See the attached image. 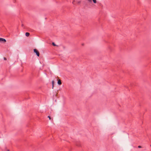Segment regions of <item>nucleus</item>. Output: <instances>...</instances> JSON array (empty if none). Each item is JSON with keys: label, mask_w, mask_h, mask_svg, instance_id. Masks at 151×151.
Segmentation results:
<instances>
[{"label": "nucleus", "mask_w": 151, "mask_h": 151, "mask_svg": "<svg viewBox=\"0 0 151 151\" xmlns=\"http://www.w3.org/2000/svg\"><path fill=\"white\" fill-rule=\"evenodd\" d=\"M75 2V1H73V2H72V3L73 4H74V3Z\"/></svg>", "instance_id": "9b49d317"}, {"label": "nucleus", "mask_w": 151, "mask_h": 151, "mask_svg": "<svg viewBox=\"0 0 151 151\" xmlns=\"http://www.w3.org/2000/svg\"><path fill=\"white\" fill-rule=\"evenodd\" d=\"M88 1L89 2H92V0H88Z\"/></svg>", "instance_id": "0eeeda50"}, {"label": "nucleus", "mask_w": 151, "mask_h": 151, "mask_svg": "<svg viewBox=\"0 0 151 151\" xmlns=\"http://www.w3.org/2000/svg\"><path fill=\"white\" fill-rule=\"evenodd\" d=\"M6 41V40L4 38H0V42H5Z\"/></svg>", "instance_id": "f03ea898"}, {"label": "nucleus", "mask_w": 151, "mask_h": 151, "mask_svg": "<svg viewBox=\"0 0 151 151\" xmlns=\"http://www.w3.org/2000/svg\"><path fill=\"white\" fill-rule=\"evenodd\" d=\"M58 84H59V85H60L62 83H61V81L59 79L58 81Z\"/></svg>", "instance_id": "7ed1b4c3"}, {"label": "nucleus", "mask_w": 151, "mask_h": 151, "mask_svg": "<svg viewBox=\"0 0 151 151\" xmlns=\"http://www.w3.org/2000/svg\"><path fill=\"white\" fill-rule=\"evenodd\" d=\"M93 1V3L95 4H96V0H92Z\"/></svg>", "instance_id": "39448f33"}, {"label": "nucleus", "mask_w": 151, "mask_h": 151, "mask_svg": "<svg viewBox=\"0 0 151 151\" xmlns=\"http://www.w3.org/2000/svg\"><path fill=\"white\" fill-rule=\"evenodd\" d=\"M48 117L49 118L50 120L51 119V118H50V116H48Z\"/></svg>", "instance_id": "6e6552de"}, {"label": "nucleus", "mask_w": 151, "mask_h": 151, "mask_svg": "<svg viewBox=\"0 0 151 151\" xmlns=\"http://www.w3.org/2000/svg\"><path fill=\"white\" fill-rule=\"evenodd\" d=\"M150 146L151 147V145H150Z\"/></svg>", "instance_id": "4468645a"}, {"label": "nucleus", "mask_w": 151, "mask_h": 151, "mask_svg": "<svg viewBox=\"0 0 151 151\" xmlns=\"http://www.w3.org/2000/svg\"><path fill=\"white\" fill-rule=\"evenodd\" d=\"M7 151H9V150H8Z\"/></svg>", "instance_id": "ddd939ff"}, {"label": "nucleus", "mask_w": 151, "mask_h": 151, "mask_svg": "<svg viewBox=\"0 0 151 151\" xmlns=\"http://www.w3.org/2000/svg\"><path fill=\"white\" fill-rule=\"evenodd\" d=\"M29 35V33L28 32H26L25 33V35L26 36H28Z\"/></svg>", "instance_id": "20e7f679"}, {"label": "nucleus", "mask_w": 151, "mask_h": 151, "mask_svg": "<svg viewBox=\"0 0 151 151\" xmlns=\"http://www.w3.org/2000/svg\"><path fill=\"white\" fill-rule=\"evenodd\" d=\"M52 45H54V46H55L56 45L55 44V43L54 42H53L52 43Z\"/></svg>", "instance_id": "1a4fd4ad"}, {"label": "nucleus", "mask_w": 151, "mask_h": 151, "mask_svg": "<svg viewBox=\"0 0 151 151\" xmlns=\"http://www.w3.org/2000/svg\"><path fill=\"white\" fill-rule=\"evenodd\" d=\"M52 88H53V84H54V81H52Z\"/></svg>", "instance_id": "423d86ee"}, {"label": "nucleus", "mask_w": 151, "mask_h": 151, "mask_svg": "<svg viewBox=\"0 0 151 151\" xmlns=\"http://www.w3.org/2000/svg\"><path fill=\"white\" fill-rule=\"evenodd\" d=\"M34 52L36 54L37 56L39 57L40 55V53L38 50L37 49H35L34 50Z\"/></svg>", "instance_id": "f257e3e1"}, {"label": "nucleus", "mask_w": 151, "mask_h": 151, "mask_svg": "<svg viewBox=\"0 0 151 151\" xmlns=\"http://www.w3.org/2000/svg\"><path fill=\"white\" fill-rule=\"evenodd\" d=\"M4 60H6V58H5V57H4Z\"/></svg>", "instance_id": "f8f14e48"}, {"label": "nucleus", "mask_w": 151, "mask_h": 151, "mask_svg": "<svg viewBox=\"0 0 151 151\" xmlns=\"http://www.w3.org/2000/svg\"><path fill=\"white\" fill-rule=\"evenodd\" d=\"M138 147L139 148H141L142 147H141V146H138Z\"/></svg>", "instance_id": "9d476101"}]
</instances>
